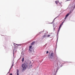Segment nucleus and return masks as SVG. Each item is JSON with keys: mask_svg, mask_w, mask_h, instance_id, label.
Masks as SVG:
<instances>
[{"mask_svg": "<svg viewBox=\"0 0 75 75\" xmlns=\"http://www.w3.org/2000/svg\"><path fill=\"white\" fill-rule=\"evenodd\" d=\"M24 58H23L22 59V62H24Z\"/></svg>", "mask_w": 75, "mask_h": 75, "instance_id": "obj_10", "label": "nucleus"}, {"mask_svg": "<svg viewBox=\"0 0 75 75\" xmlns=\"http://www.w3.org/2000/svg\"><path fill=\"white\" fill-rule=\"evenodd\" d=\"M31 66H32V65H31Z\"/></svg>", "mask_w": 75, "mask_h": 75, "instance_id": "obj_20", "label": "nucleus"}, {"mask_svg": "<svg viewBox=\"0 0 75 75\" xmlns=\"http://www.w3.org/2000/svg\"><path fill=\"white\" fill-rule=\"evenodd\" d=\"M13 44L14 45V46H15L16 47H18V46H19V45H18V44H17L14 43H13Z\"/></svg>", "mask_w": 75, "mask_h": 75, "instance_id": "obj_5", "label": "nucleus"}, {"mask_svg": "<svg viewBox=\"0 0 75 75\" xmlns=\"http://www.w3.org/2000/svg\"><path fill=\"white\" fill-rule=\"evenodd\" d=\"M62 25L61 24V25H60V26L59 27V29H60L61 28V26H62Z\"/></svg>", "mask_w": 75, "mask_h": 75, "instance_id": "obj_11", "label": "nucleus"}, {"mask_svg": "<svg viewBox=\"0 0 75 75\" xmlns=\"http://www.w3.org/2000/svg\"><path fill=\"white\" fill-rule=\"evenodd\" d=\"M55 3L56 4H58V2H59V1H55Z\"/></svg>", "mask_w": 75, "mask_h": 75, "instance_id": "obj_9", "label": "nucleus"}, {"mask_svg": "<svg viewBox=\"0 0 75 75\" xmlns=\"http://www.w3.org/2000/svg\"><path fill=\"white\" fill-rule=\"evenodd\" d=\"M59 69V67H57V70L56 71V72H58V71Z\"/></svg>", "mask_w": 75, "mask_h": 75, "instance_id": "obj_8", "label": "nucleus"}, {"mask_svg": "<svg viewBox=\"0 0 75 75\" xmlns=\"http://www.w3.org/2000/svg\"><path fill=\"white\" fill-rule=\"evenodd\" d=\"M54 57V53H52L50 54V60L51 61L52 60V58Z\"/></svg>", "mask_w": 75, "mask_h": 75, "instance_id": "obj_3", "label": "nucleus"}, {"mask_svg": "<svg viewBox=\"0 0 75 75\" xmlns=\"http://www.w3.org/2000/svg\"><path fill=\"white\" fill-rule=\"evenodd\" d=\"M27 65H28V63H23L21 65L22 68L23 69L22 70V72H24V71L26 69L27 67Z\"/></svg>", "mask_w": 75, "mask_h": 75, "instance_id": "obj_1", "label": "nucleus"}, {"mask_svg": "<svg viewBox=\"0 0 75 75\" xmlns=\"http://www.w3.org/2000/svg\"><path fill=\"white\" fill-rule=\"evenodd\" d=\"M46 53H47V54H48V51H47L46 52Z\"/></svg>", "mask_w": 75, "mask_h": 75, "instance_id": "obj_17", "label": "nucleus"}, {"mask_svg": "<svg viewBox=\"0 0 75 75\" xmlns=\"http://www.w3.org/2000/svg\"><path fill=\"white\" fill-rule=\"evenodd\" d=\"M60 30V29L59 28V30L58 31H57V33H59V30Z\"/></svg>", "mask_w": 75, "mask_h": 75, "instance_id": "obj_12", "label": "nucleus"}, {"mask_svg": "<svg viewBox=\"0 0 75 75\" xmlns=\"http://www.w3.org/2000/svg\"><path fill=\"white\" fill-rule=\"evenodd\" d=\"M46 37V35H43V36H42V37H43V38H44V37Z\"/></svg>", "mask_w": 75, "mask_h": 75, "instance_id": "obj_13", "label": "nucleus"}, {"mask_svg": "<svg viewBox=\"0 0 75 75\" xmlns=\"http://www.w3.org/2000/svg\"><path fill=\"white\" fill-rule=\"evenodd\" d=\"M69 13H68L66 15V16L64 18V21H65V20L67 19V17H68L69 16Z\"/></svg>", "mask_w": 75, "mask_h": 75, "instance_id": "obj_4", "label": "nucleus"}, {"mask_svg": "<svg viewBox=\"0 0 75 75\" xmlns=\"http://www.w3.org/2000/svg\"><path fill=\"white\" fill-rule=\"evenodd\" d=\"M13 65H13V63L12 66H11V68H12V67H13Z\"/></svg>", "mask_w": 75, "mask_h": 75, "instance_id": "obj_14", "label": "nucleus"}, {"mask_svg": "<svg viewBox=\"0 0 75 75\" xmlns=\"http://www.w3.org/2000/svg\"><path fill=\"white\" fill-rule=\"evenodd\" d=\"M10 75H13V74H12V73H11Z\"/></svg>", "mask_w": 75, "mask_h": 75, "instance_id": "obj_18", "label": "nucleus"}, {"mask_svg": "<svg viewBox=\"0 0 75 75\" xmlns=\"http://www.w3.org/2000/svg\"><path fill=\"white\" fill-rule=\"evenodd\" d=\"M50 37V35H47V37Z\"/></svg>", "mask_w": 75, "mask_h": 75, "instance_id": "obj_16", "label": "nucleus"}, {"mask_svg": "<svg viewBox=\"0 0 75 75\" xmlns=\"http://www.w3.org/2000/svg\"><path fill=\"white\" fill-rule=\"evenodd\" d=\"M35 44V42L34 41L32 43H31V45H34Z\"/></svg>", "mask_w": 75, "mask_h": 75, "instance_id": "obj_7", "label": "nucleus"}, {"mask_svg": "<svg viewBox=\"0 0 75 75\" xmlns=\"http://www.w3.org/2000/svg\"><path fill=\"white\" fill-rule=\"evenodd\" d=\"M64 23V22L63 21L62 23V24H61V25H62L63 24V23Z\"/></svg>", "mask_w": 75, "mask_h": 75, "instance_id": "obj_15", "label": "nucleus"}, {"mask_svg": "<svg viewBox=\"0 0 75 75\" xmlns=\"http://www.w3.org/2000/svg\"><path fill=\"white\" fill-rule=\"evenodd\" d=\"M70 0H67V1H70Z\"/></svg>", "mask_w": 75, "mask_h": 75, "instance_id": "obj_19", "label": "nucleus"}, {"mask_svg": "<svg viewBox=\"0 0 75 75\" xmlns=\"http://www.w3.org/2000/svg\"><path fill=\"white\" fill-rule=\"evenodd\" d=\"M19 71L18 69H17V75H19Z\"/></svg>", "mask_w": 75, "mask_h": 75, "instance_id": "obj_6", "label": "nucleus"}, {"mask_svg": "<svg viewBox=\"0 0 75 75\" xmlns=\"http://www.w3.org/2000/svg\"><path fill=\"white\" fill-rule=\"evenodd\" d=\"M32 47V46H30L29 47V50L30 52H32L33 50H34V48Z\"/></svg>", "mask_w": 75, "mask_h": 75, "instance_id": "obj_2", "label": "nucleus"}]
</instances>
